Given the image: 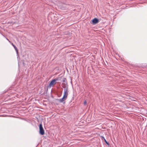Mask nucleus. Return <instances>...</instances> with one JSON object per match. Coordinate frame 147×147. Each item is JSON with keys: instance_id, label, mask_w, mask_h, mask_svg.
Wrapping results in <instances>:
<instances>
[{"instance_id": "1", "label": "nucleus", "mask_w": 147, "mask_h": 147, "mask_svg": "<svg viewBox=\"0 0 147 147\" xmlns=\"http://www.w3.org/2000/svg\"><path fill=\"white\" fill-rule=\"evenodd\" d=\"M63 88H64L63 95V97L58 100L60 103L62 102L63 101L66 100L68 95V93L69 90L67 84L63 85L62 86Z\"/></svg>"}, {"instance_id": "2", "label": "nucleus", "mask_w": 147, "mask_h": 147, "mask_svg": "<svg viewBox=\"0 0 147 147\" xmlns=\"http://www.w3.org/2000/svg\"><path fill=\"white\" fill-rule=\"evenodd\" d=\"M59 80L58 78H55L52 80L50 82L49 85V87L50 88L52 87H53L54 85H55L56 84V81Z\"/></svg>"}, {"instance_id": "3", "label": "nucleus", "mask_w": 147, "mask_h": 147, "mask_svg": "<svg viewBox=\"0 0 147 147\" xmlns=\"http://www.w3.org/2000/svg\"><path fill=\"white\" fill-rule=\"evenodd\" d=\"M39 134L42 135L45 134V131L42 127V124L39 125Z\"/></svg>"}, {"instance_id": "4", "label": "nucleus", "mask_w": 147, "mask_h": 147, "mask_svg": "<svg viewBox=\"0 0 147 147\" xmlns=\"http://www.w3.org/2000/svg\"><path fill=\"white\" fill-rule=\"evenodd\" d=\"M92 21L93 24H95L98 23V20L97 18H95L92 20Z\"/></svg>"}, {"instance_id": "5", "label": "nucleus", "mask_w": 147, "mask_h": 147, "mask_svg": "<svg viewBox=\"0 0 147 147\" xmlns=\"http://www.w3.org/2000/svg\"><path fill=\"white\" fill-rule=\"evenodd\" d=\"M12 45L13 46V47H14V48L15 49V50H16V53L17 54V55L18 56V52L17 49V48L12 43Z\"/></svg>"}, {"instance_id": "6", "label": "nucleus", "mask_w": 147, "mask_h": 147, "mask_svg": "<svg viewBox=\"0 0 147 147\" xmlns=\"http://www.w3.org/2000/svg\"><path fill=\"white\" fill-rule=\"evenodd\" d=\"M66 78H64L63 79V80H62L63 82H66Z\"/></svg>"}, {"instance_id": "7", "label": "nucleus", "mask_w": 147, "mask_h": 147, "mask_svg": "<svg viewBox=\"0 0 147 147\" xmlns=\"http://www.w3.org/2000/svg\"><path fill=\"white\" fill-rule=\"evenodd\" d=\"M104 142H105V143L108 145L109 146V144L108 142L106 140H105Z\"/></svg>"}, {"instance_id": "8", "label": "nucleus", "mask_w": 147, "mask_h": 147, "mask_svg": "<svg viewBox=\"0 0 147 147\" xmlns=\"http://www.w3.org/2000/svg\"><path fill=\"white\" fill-rule=\"evenodd\" d=\"M87 104V102H86V100L84 102V105H85L86 104Z\"/></svg>"}, {"instance_id": "9", "label": "nucleus", "mask_w": 147, "mask_h": 147, "mask_svg": "<svg viewBox=\"0 0 147 147\" xmlns=\"http://www.w3.org/2000/svg\"><path fill=\"white\" fill-rule=\"evenodd\" d=\"M102 138H104V139H104V141H105V140H106L105 139V138H104V137H103V136H102Z\"/></svg>"}, {"instance_id": "10", "label": "nucleus", "mask_w": 147, "mask_h": 147, "mask_svg": "<svg viewBox=\"0 0 147 147\" xmlns=\"http://www.w3.org/2000/svg\"><path fill=\"white\" fill-rule=\"evenodd\" d=\"M7 40L9 42H10V41L7 38H6Z\"/></svg>"}]
</instances>
